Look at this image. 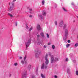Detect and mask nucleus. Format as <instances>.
Returning <instances> with one entry per match:
<instances>
[{"mask_svg": "<svg viewBox=\"0 0 78 78\" xmlns=\"http://www.w3.org/2000/svg\"><path fill=\"white\" fill-rule=\"evenodd\" d=\"M9 5H10L11 6L10 7V8L9 10V12H11V11H12V10H13V7H14V3L13 2L12 3H9Z\"/></svg>", "mask_w": 78, "mask_h": 78, "instance_id": "f257e3e1", "label": "nucleus"}, {"mask_svg": "<svg viewBox=\"0 0 78 78\" xmlns=\"http://www.w3.org/2000/svg\"><path fill=\"white\" fill-rule=\"evenodd\" d=\"M58 61V58H55L54 60V56L53 55L51 56V63H53L54 61Z\"/></svg>", "mask_w": 78, "mask_h": 78, "instance_id": "f03ea898", "label": "nucleus"}, {"mask_svg": "<svg viewBox=\"0 0 78 78\" xmlns=\"http://www.w3.org/2000/svg\"><path fill=\"white\" fill-rule=\"evenodd\" d=\"M47 57H48V55L46 54L45 56V64H48V60L47 59Z\"/></svg>", "mask_w": 78, "mask_h": 78, "instance_id": "7ed1b4c3", "label": "nucleus"}, {"mask_svg": "<svg viewBox=\"0 0 78 78\" xmlns=\"http://www.w3.org/2000/svg\"><path fill=\"white\" fill-rule=\"evenodd\" d=\"M30 42H31V40H29L28 41V42H27L26 44V48H27L29 47V46L30 45Z\"/></svg>", "mask_w": 78, "mask_h": 78, "instance_id": "20e7f679", "label": "nucleus"}, {"mask_svg": "<svg viewBox=\"0 0 78 78\" xmlns=\"http://www.w3.org/2000/svg\"><path fill=\"white\" fill-rule=\"evenodd\" d=\"M65 37H67L69 35V33H68V30H67V29H65Z\"/></svg>", "mask_w": 78, "mask_h": 78, "instance_id": "39448f33", "label": "nucleus"}, {"mask_svg": "<svg viewBox=\"0 0 78 78\" xmlns=\"http://www.w3.org/2000/svg\"><path fill=\"white\" fill-rule=\"evenodd\" d=\"M41 69H47V66L45 65L44 64V63H43L41 67Z\"/></svg>", "mask_w": 78, "mask_h": 78, "instance_id": "423d86ee", "label": "nucleus"}, {"mask_svg": "<svg viewBox=\"0 0 78 78\" xmlns=\"http://www.w3.org/2000/svg\"><path fill=\"white\" fill-rule=\"evenodd\" d=\"M26 75H27V74L26 73V72L25 73H23L22 76V78H26Z\"/></svg>", "mask_w": 78, "mask_h": 78, "instance_id": "0eeeda50", "label": "nucleus"}, {"mask_svg": "<svg viewBox=\"0 0 78 78\" xmlns=\"http://www.w3.org/2000/svg\"><path fill=\"white\" fill-rule=\"evenodd\" d=\"M37 44L38 45H39L41 44V40L40 39L37 40Z\"/></svg>", "mask_w": 78, "mask_h": 78, "instance_id": "6e6552de", "label": "nucleus"}, {"mask_svg": "<svg viewBox=\"0 0 78 78\" xmlns=\"http://www.w3.org/2000/svg\"><path fill=\"white\" fill-rule=\"evenodd\" d=\"M63 25H64V24H63V22H61L59 24L60 27H63Z\"/></svg>", "mask_w": 78, "mask_h": 78, "instance_id": "1a4fd4ad", "label": "nucleus"}, {"mask_svg": "<svg viewBox=\"0 0 78 78\" xmlns=\"http://www.w3.org/2000/svg\"><path fill=\"white\" fill-rule=\"evenodd\" d=\"M37 29L38 30H41V27H40V25H39V24L37 25Z\"/></svg>", "mask_w": 78, "mask_h": 78, "instance_id": "9d476101", "label": "nucleus"}, {"mask_svg": "<svg viewBox=\"0 0 78 78\" xmlns=\"http://www.w3.org/2000/svg\"><path fill=\"white\" fill-rule=\"evenodd\" d=\"M40 35H41L42 36L43 38H44V34L43 33H41L40 34Z\"/></svg>", "mask_w": 78, "mask_h": 78, "instance_id": "9b49d317", "label": "nucleus"}, {"mask_svg": "<svg viewBox=\"0 0 78 78\" xmlns=\"http://www.w3.org/2000/svg\"><path fill=\"white\" fill-rule=\"evenodd\" d=\"M35 53H37V54H41V51H38L37 52H35Z\"/></svg>", "mask_w": 78, "mask_h": 78, "instance_id": "f8f14e48", "label": "nucleus"}, {"mask_svg": "<svg viewBox=\"0 0 78 78\" xmlns=\"http://www.w3.org/2000/svg\"><path fill=\"white\" fill-rule=\"evenodd\" d=\"M42 14L44 16H46V13L45 12H43L42 13Z\"/></svg>", "mask_w": 78, "mask_h": 78, "instance_id": "ddd939ff", "label": "nucleus"}, {"mask_svg": "<svg viewBox=\"0 0 78 78\" xmlns=\"http://www.w3.org/2000/svg\"><path fill=\"white\" fill-rule=\"evenodd\" d=\"M31 65H28L27 68L28 69H29V70H30V69H31Z\"/></svg>", "mask_w": 78, "mask_h": 78, "instance_id": "4468645a", "label": "nucleus"}, {"mask_svg": "<svg viewBox=\"0 0 78 78\" xmlns=\"http://www.w3.org/2000/svg\"><path fill=\"white\" fill-rule=\"evenodd\" d=\"M41 76L42 77V78H45V76H44V75L43 74H41Z\"/></svg>", "mask_w": 78, "mask_h": 78, "instance_id": "2eb2a0df", "label": "nucleus"}, {"mask_svg": "<svg viewBox=\"0 0 78 78\" xmlns=\"http://www.w3.org/2000/svg\"><path fill=\"white\" fill-rule=\"evenodd\" d=\"M45 3V0H43L42 2V5H44V4Z\"/></svg>", "mask_w": 78, "mask_h": 78, "instance_id": "dca6fc26", "label": "nucleus"}, {"mask_svg": "<svg viewBox=\"0 0 78 78\" xmlns=\"http://www.w3.org/2000/svg\"><path fill=\"white\" fill-rule=\"evenodd\" d=\"M8 14L9 16L11 17H13V16H12V14H10V13H9Z\"/></svg>", "mask_w": 78, "mask_h": 78, "instance_id": "f3484780", "label": "nucleus"}, {"mask_svg": "<svg viewBox=\"0 0 78 78\" xmlns=\"http://www.w3.org/2000/svg\"><path fill=\"white\" fill-rule=\"evenodd\" d=\"M78 46V43H76L75 45V47H77Z\"/></svg>", "mask_w": 78, "mask_h": 78, "instance_id": "a211bd4d", "label": "nucleus"}, {"mask_svg": "<svg viewBox=\"0 0 78 78\" xmlns=\"http://www.w3.org/2000/svg\"><path fill=\"white\" fill-rule=\"evenodd\" d=\"M63 9L64 11H65L66 12H67V10L65 9L64 8H63Z\"/></svg>", "mask_w": 78, "mask_h": 78, "instance_id": "6ab92c4d", "label": "nucleus"}, {"mask_svg": "<svg viewBox=\"0 0 78 78\" xmlns=\"http://www.w3.org/2000/svg\"><path fill=\"white\" fill-rule=\"evenodd\" d=\"M69 46H70V44H68L66 45V48H68Z\"/></svg>", "mask_w": 78, "mask_h": 78, "instance_id": "aec40b11", "label": "nucleus"}, {"mask_svg": "<svg viewBox=\"0 0 78 78\" xmlns=\"http://www.w3.org/2000/svg\"><path fill=\"white\" fill-rule=\"evenodd\" d=\"M52 47L53 49H55V46L54 45H52Z\"/></svg>", "mask_w": 78, "mask_h": 78, "instance_id": "412c9836", "label": "nucleus"}, {"mask_svg": "<svg viewBox=\"0 0 78 78\" xmlns=\"http://www.w3.org/2000/svg\"><path fill=\"white\" fill-rule=\"evenodd\" d=\"M63 39L64 41H66V40L67 39V37H66L65 38H63Z\"/></svg>", "mask_w": 78, "mask_h": 78, "instance_id": "4be33fe9", "label": "nucleus"}, {"mask_svg": "<svg viewBox=\"0 0 78 78\" xmlns=\"http://www.w3.org/2000/svg\"><path fill=\"white\" fill-rule=\"evenodd\" d=\"M40 18L41 19H42V15L40 16Z\"/></svg>", "mask_w": 78, "mask_h": 78, "instance_id": "5701e85b", "label": "nucleus"}, {"mask_svg": "<svg viewBox=\"0 0 78 78\" xmlns=\"http://www.w3.org/2000/svg\"><path fill=\"white\" fill-rule=\"evenodd\" d=\"M66 25L64 24L63 28L64 29H65V28H66Z\"/></svg>", "mask_w": 78, "mask_h": 78, "instance_id": "b1692460", "label": "nucleus"}, {"mask_svg": "<svg viewBox=\"0 0 78 78\" xmlns=\"http://www.w3.org/2000/svg\"><path fill=\"white\" fill-rule=\"evenodd\" d=\"M21 62L23 64H24V63H25V61H23V60H22L21 61Z\"/></svg>", "mask_w": 78, "mask_h": 78, "instance_id": "393cba45", "label": "nucleus"}, {"mask_svg": "<svg viewBox=\"0 0 78 78\" xmlns=\"http://www.w3.org/2000/svg\"><path fill=\"white\" fill-rule=\"evenodd\" d=\"M47 36L48 38H49V35L48 34H47Z\"/></svg>", "mask_w": 78, "mask_h": 78, "instance_id": "a878e982", "label": "nucleus"}, {"mask_svg": "<svg viewBox=\"0 0 78 78\" xmlns=\"http://www.w3.org/2000/svg\"><path fill=\"white\" fill-rule=\"evenodd\" d=\"M76 75H78V71H76Z\"/></svg>", "mask_w": 78, "mask_h": 78, "instance_id": "bb28decb", "label": "nucleus"}, {"mask_svg": "<svg viewBox=\"0 0 78 78\" xmlns=\"http://www.w3.org/2000/svg\"><path fill=\"white\" fill-rule=\"evenodd\" d=\"M47 46L46 45H44V46L43 47H44V48H47Z\"/></svg>", "mask_w": 78, "mask_h": 78, "instance_id": "cd10ccee", "label": "nucleus"}, {"mask_svg": "<svg viewBox=\"0 0 78 78\" xmlns=\"http://www.w3.org/2000/svg\"><path fill=\"white\" fill-rule=\"evenodd\" d=\"M26 58H27V56H25V57H24V61H25V60H26Z\"/></svg>", "mask_w": 78, "mask_h": 78, "instance_id": "c85d7f7f", "label": "nucleus"}, {"mask_svg": "<svg viewBox=\"0 0 78 78\" xmlns=\"http://www.w3.org/2000/svg\"><path fill=\"white\" fill-rule=\"evenodd\" d=\"M26 28H27V29H28L29 28L28 26L27 25H26Z\"/></svg>", "mask_w": 78, "mask_h": 78, "instance_id": "c756f323", "label": "nucleus"}, {"mask_svg": "<svg viewBox=\"0 0 78 78\" xmlns=\"http://www.w3.org/2000/svg\"><path fill=\"white\" fill-rule=\"evenodd\" d=\"M33 30V27H31L29 29V31H31V30Z\"/></svg>", "mask_w": 78, "mask_h": 78, "instance_id": "7c9ffc66", "label": "nucleus"}, {"mask_svg": "<svg viewBox=\"0 0 78 78\" xmlns=\"http://www.w3.org/2000/svg\"><path fill=\"white\" fill-rule=\"evenodd\" d=\"M14 65L16 66H17V63H15L14 64Z\"/></svg>", "mask_w": 78, "mask_h": 78, "instance_id": "2f4dec72", "label": "nucleus"}, {"mask_svg": "<svg viewBox=\"0 0 78 78\" xmlns=\"http://www.w3.org/2000/svg\"><path fill=\"white\" fill-rule=\"evenodd\" d=\"M55 25H57V22L56 21H55Z\"/></svg>", "mask_w": 78, "mask_h": 78, "instance_id": "473e14b6", "label": "nucleus"}, {"mask_svg": "<svg viewBox=\"0 0 78 78\" xmlns=\"http://www.w3.org/2000/svg\"><path fill=\"white\" fill-rule=\"evenodd\" d=\"M68 43H70V40H68Z\"/></svg>", "mask_w": 78, "mask_h": 78, "instance_id": "72a5a7b5", "label": "nucleus"}, {"mask_svg": "<svg viewBox=\"0 0 78 78\" xmlns=\"http://www.w3.org/2000/svg\"><path fill=\"white\" fill-rule=\"evenodd\" d=\"M40 36L39 35H37V37L38 38H39Z\"/></svg>", "mask_w": 78, "mask_h": 78, "instance_id": "f704fd0d", "label": "nucleus"}, {"mask_svg": "<svg viewBox=\"0 0 78 78\" xmlns=\"http://www.w3.org/2000/svg\"><path fill=\"white\" fill-rule=\"evenodd\" d=\"M32 77L33 78H34V75H32Z\"/></svg>", "mask_w": 78, "mask_h": 78, "instance_id": "c9c22d12", "label": "nucleus"}, {"mask_svg": "<svg viewBox=\"0 0 78 78\" xmlns=\"http://www.w3.org/2000/svg\"><path fill=\"white\" fill-rule=\"evenodd\" d=\"M55 78H58V76H56V75H55Z\"/></svg>", "mask_w": 78, "mask_h": 78, "instance_id": "e433bc0d", "label": "nucleus"}, {"mask_svg": "<svg viewBox=\"0 0 78 78\" xmlns=\"http://www.w3.org/2000/svg\"><path fill=\"white\" fill-rule=\"evenodd\" d=\"M69 60V59L68 58H67L66 59V61H68Z\"/></svg>", "mask_w": 78, "mask_h": 78, "instance_id": "4c0bfd02", "label": "nucleus"}, {"mask_svg": "<svg viewBox=\"0 0 78 78\" xmlns=\"http://www.w3.org/2000/svg\"><path fill=\"white\" fill-rule=\"evenodd\" d=\"M30 17H33V16L32 15H30L29 16Z\"/></svg>", "mask_w": 78, "mask_h": 78, "instance_id": "58836bf2", "label": "nucleus"}, {"mask_svg": "<svg viewBox=\"0 0 78 78\" xmlns=\"http://www.w3.org/2000/svg\"><path fill=\"white\" fill-rule=\"evenodd\" d=\"M22 57H20V59H22Z\"/></svg>", "mask_w": 78, "mask_h": 78, "instance_id": "ea45409f", "label": "nucleus"}, {"mask_svg": "<svg viewBox=\"0 0 78 78\" xmlns=\"http://www.w3.org/2000/svg\"><path fill=\"white\" fill-rule=\"evenodd\" d=\"M17 23H16V26H17Z\"/></svg>", "mask_w": 78, "mask_h": 78, "instance_id": "a19ab883", "label": "nucleus"}, {"mask_svg": "<svg viewBox=\"0 0 78 78\" xmlns=\"http://www.w3.org/2000/svg\"><path fill=\"white\" fill-rule=\"evenodd\" d=\"M48 45H50V44H51L50 43H48Z\"/></svg>", "mask_w": 78, "mask_h": 78, "instance_id": "79ce46f5", "label": "nucleus"}, {"mask_svg": "<svg viewBox=\"0 0 78 78\" xmlns=\"http://www.w3.org/2000/svg\"><path fill=\"white\" fill-rule=\"evenodd\" d=\"M37 54H36V58L38 57V56H37Z\"/></svg>", "mask_w": 78, "mask_h": 78, "instance_id": "37998d69", "label": "nucleus"}, {"mask_svg": "<svg viewBox=\"0 0 78 78\" xmlns=\"http://www.w3.org/2000/svg\"><path fill=\"white\" fill-rule=\"evenodd\" d=\"M16 0H13V2H14L16 1Z\"/></svg>", "mask_w": 78, "mask_h": 78, "instance_id": "c03bdc74", "label": "nucleus"}, {"mask_svg": "<svg viewBox=\"0 0 78 78\" xmlns=\"http://www.w3.org/2000/svg\"><path fill=\"white\" fill-rule=\"evenodd\" d=\"M67 72H69V70L68 69V70H67Z\"/></svg>", "mask_w": 78, "mask_h": 78, "instance_id": "a18cd8bd", "label": "nucleus"}, {"mask_svg": "<svg viewBox=\"0 0 78 78\" xmlns=\"http://www.w3.org/2000/svg\"><path fill=\"white\" fill-rule=\"evenodd\" d=\"M29 11H32V9H29Z\"/></svg>", "mask_w": 78, "mask_h": 78, "instance_id": "49530a36", "label": "nucleus"}, {"mask_svg": "<svg viewBox=\"0 0 78 78\" xmlns=\"http://www.w3.org/2000/svg\"><path fill=\"white\" fill-rule=\"evenodd\" d=\"M72 5H74L73 3H72Z\"/></svg>", "mask_w": 78, "mask_h": 78, "instance_id": "de8ad7c7", "label": "nucleus"}, {"mask_svg": "<svg viewBox=\"0 0 78 78\" xmlns=\"http://www.w3.org/2000/svg\"><path fill=\"white\" fill-rule=\"evenodd\" d=\"M75 62V61H73V62Z\"/></svg>", "mask_w": 78, "mask_h": 78, "instance_id": "09e8293b", "label": "nucleus"}, {"mask_svg": "<svg viewBox=\"0 0 78 78\" xmlns=\"http://www.w3.org/2000/svg\"><path fill=\"white\" fill-rule=\"evenodd\" d=\"M49 56H51V54H49Z\"/></svg>", "mask_w": 78, "mask_h": 78, "instance_id": "8fccbe9b", "label": "nucleus"}, {"mask_svg": "<svg viewBox=\"0 0 78 78\" xmlns=\"http://www.w3.org/2000/svg\"><path fill=\"white\" fill-rule=\"evenodd\" d=\"M77 18L78 19V16H77Z\"/></svg>", "mask_w": 78, "mask_h": 78, "instance_id": "3c124183", "label": "nucleus"}]
</instances>
